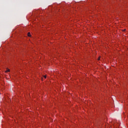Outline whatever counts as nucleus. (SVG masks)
<instances>
[{"mask_svg":"<svg viewBox=\"0 0 128 128\" xmlns=\"http://www.w3.org/2000/svg\"><path fill=\"white\" fill-rule=\"evenodd\" d=\"M28 36H29V37L32 36V35L30 34V32H28Z\"/></svg>","mask_w":128,"mask_h":128,"instance_id":"1","label":"nucleus"},{"mask_svg":"<svg viewBox=\"0 0 128 128\" xmlns=\"http://www.w3.org/2000/svg\"><path fill=\"white\" fill-rule=\"evenodd\" d=\"M100 60V58H98V60Z\"/></svg>","mask_w":128,"mask_h":128,"instance_id":"4","label":"nucleus"},{"mask_svg":"<svg viewBox=\"0 0 128 128\" xmlns=\"http://www.w3.org/2000/svg\"><path fill=\"white\" fill-rule=\"evenodd\" d=\"M44 78H46V76H44Z\"/></svg>","mask_w":128,"mask_h":128,"instance_id":"3","label":"nucleus"},{"mask_svg":"<svg viewBox=\"0 0 128 128\" xmlns=\"http://www.w3.org/2000/svg\"><path fill=\"white\" fill-rule=\"evenodd\" d=\"M126 29H124V31H126Z\"/></svg>","mask_w":128,"mask_h":128,"instance_id":"5","label":"nucleus"},{"mask_svg":"<svg viewBox=\"0 0 128 128\" xmlns=\"http://www.w3.org/2000/svg\"><path fill=\"white\" fill-rule=\"evenodd\" d=\"M10 69H7L6 71H5V72H10Z\"/></svg>","mask_w":128,"mask_h":128,"instance_id":"2","label":"nucleus"}]
</instances>
